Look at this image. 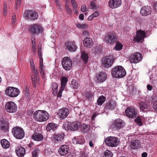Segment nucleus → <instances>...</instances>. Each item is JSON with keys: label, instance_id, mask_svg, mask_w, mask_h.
Returning a JSON list of instances; mask_svg holds the SVG:
<instances>
[{"label": "nucleus", "instance_id": "nucleus-1", "mask_svg": "<svg viewBox=\"0 0 157 157\" xmlns=\"http://www.w3.org/2000/svg\"><path fill=\"white\" fill-rule=\"evenodd\" d=\"M111 73L112 76L114 78H121L125 76L126 72L123 67L117 66L112 69Z\"/></svg>", "mask_w": 157, "mask_h": 157}, {"label": "nucleus", "instance_id": "nucleus-2", "mask_svg": "<svg viewBox=\"0 0 157 157\" xmlns=\"http://www.w3.org/2000/svg\"><path fill=\"white\" fill-rule=\"evenodd\" d=\"M49 115L46 111L38 110L36 111L34 114L35 119L38 121L43 122L48 119Z\"/></svg>", "mask_w": 157, "mask_h": 157}, {"label": "nucleus", "instance_id": "nucleus-3", "mask_svg": "<svg viewBox=\"0 0 157 157\" xmlns=\"http://www.w3.org/2000/svg\"><path fill=\"white\" fill-rule=\"evenodd\" d=\"M31 65V67L32 72L31 73V78L33 86L34 87H36V86L39 84L40 81L39 77L37 73V70L35 68L33 64L31 63L30 61Z\"/></svg>", "mask_w": 157, "mask_h": 157}, {"label": "nucleus", "instance_id": "nucleus-4", "mask_svg": "<svg viewBox=\"0 0 157 157\" xmlns=\"http://www.w3.org/2000/svg\"><path fill=\"white\" fill-rule=\"evenodd\" d=\"M105 141L106 145L111 147H117L120 143L119 139L114 136H108L105 139Z\"/></svg>", "mask_w": 157, "mask_h": 157}, {"label": "nucleus", "instance_id": "nucleus-5", "mask_svg": "<svg viewBox=\"0 0 157 157\" xmlns=\"http://www.w3.org/2000/svg\"><path fill=\"white\" fill-rule=\"evenodd\" d=\"M13 133L14 136L17 139H21L25 136V132L23 129L19 127H16L13 129Z\"/></svg>", "mask_w": 157, "mask_h": 157}, {"label": "nucleus", "instance_id": "nucleus-6", "mask_svg": "<svg viewBox=\"0 0 157 157\" xmlns=\"http://www.w3.org/2000/svg\"><path fill=\"white\" fill-rule=\"evenodd\" d=\"M115 60L114 57L110 55L104 57L102 59V64L105 67H110Z\"/></svg>", "mask_w": 157, "mask_h": 157}, {"label": "nucleus", "instance_id": "nucleus-7", "mask_svg": "<svg viewBox=\"0 0 157 157\" xmlns=\"http://www.w3.org/2000/svg\"><path fill=\"white\" fill-rule=\"evenodd\" d=\"M5 93L7 95L10 97H15L18 95L19 91L18 89L16 88L9 87L6 90Z\"/></svg>", "mask_w": 157, "mask_h": 157}, {"label": "nucleus", "instance_id": "nucleus-8", "mask_svg": "<svg viewBox=\"0 0 157 157\" xmlns=\"http://www.w3.org/2000/svg\"><path fill=\"white\" fill-rule=\"evenodd\" d=\"M43 29L41 25L38 23L31 25L29 29L30 32L33 34L41 33Z\"/></svg>", "mask_w": 157, "mask_h": 157}, {"label": "nucleus", "instance_id": "nucleus-9", "mask_svg": "<svg viewBox=\"0 0 157 157\" xmlns=\"http://www.w3.org/2000/svg\"><path fill=\"white\" fill-rule=\"evenodd\" d=\"M62 64L63 69L66 71H69L71 70L72 67V60L69 57H65L63 59Z\"/></svg>", "mask_w": 157, "mask_h": 157}, {"label": "nucleus", "instance_id": "nucleus-10", "mask_svg": "<svg viewBox=\"0 0 157 157\" xmlns=\"http://www.w3.org/2000/svg\"><path fill=\"white\" fill-rule=\"evenodd\" d=\"M64 136V133H62L56 134L52 135L51 139L55 143L61 144L63 141Z\"/></svg>", "mask_w": 157, "mask_h": 157}, {"label": "nucleus", "instance_id": "nucleus-11", "mask_svg": "<svg viewBox=\"0 0 157 157\" xmlns=\"http://www.w3.org/2000/svg\"><path fill=\"white\" fill-rule=\"evenodd\" d=\"M80 123L79 121H76L69 124H65L64 127L66 130L70 129L72 131H75L80 128Z\"/></svg>", "mask_w": 157, "mask_h": 157}, {"label": "nucleus", "instance_id": "nucleus-12", "mask_svg": "<svg viewBox=\"0 0 157 157\" xmlns=\"http://www.w3.org/2000/svg\"><path fill=\"white\" fill-rule=\"evenodd\" d=\"M24 17L27 20H32L37 19L38 15L35 11L29 10L25 12Z\"/></svg>", "mask_w": 157, "mask_h": 157}, {"label": "nucleus", "instance_id": "nucleus-13", "mask_svg": "<svg viewBox=\"0 0 157 157\" xmlns=\"http://www.w3.org/2000/svg\"><path fill=\"white\" fill-rule=\"evenodd\" d=\"M125 113L127 117L133 118L136 116L137 115L138 111L135 107H129L126 109Z\"/></svg>", "mask_w": 157, "mask_h": 157}, {"label": "nucleus", "instance_id": "nucleus-14", "mask_svg": "<svg viewBox=\"0 0 157 157\" xmlns=\"http://www.w3.org/2000/svg\"><path fill=\"white\" fill-rule=\"evenodd\" d=\"M117 40L116 33H107L105 36V40L107 44H113L117 41Z\"/></svg>", "mask_w": 157, "mask_h": 157}, {"label": "nucleus", "instance_id": "nucleus-15", "mask_svg": "<svg viewBox=\"0 0 157 157\" xmlns=\"http://www.w3.org/2000/svg\"><path fill=\"white\" fill-rule=\"evenodd\" d=\"M5 108L7 111L10 113L15 112L17 109L16 104L13 101H9L6 104Z\"/></svg>", "mask_w": 157, "mask_h": 157}, {"label": "nucleus", "instance_id": "nucleus-16", "mask_svg": "<svg viewBox=\"0 0 157 157\" xmlns=\"http://www.w3.org/2000/svg\"><path fill=\"white\" fill-rule=\"evenodd\" d=\"M142 59L141 55L140 53L136 52L131 56L130 61L132 63H136L140 62Z\"/></svg>", "mask_w": 157, "mask_h": 157}, {"label": "nucleus", "instance_id": "nucleus-17", "mask_svg": "<svg viewBox=\"0 0 157 157\" xmlns=\"http://www.w3.org/2000/svg\"><path fill=\"white\" fill-rule=\"evenodd\" d=\"M61 87L60 90L58 92L57 94V97H61L63 91L65 87L67 81V78L65 77H62L61 79Z\"/></svg>", "mask_w": 157, "mask_h": 157}, {"label": "nucleus", "instance_id": "nucleus-18", "mask_svg": "<svg viewBox=\"0 0 157 157\" xmlns=\"http://www.w3.org/2000/svg\"><path fill=\"white\" fill-rule=\"evenodd\" d=\"M146 37L145 32L142 30L137 31L136 36L134 37V40L138 43L144 40V39Z\"/></svg>", "mask_w": 157, "mask_h": 157}, {"label": "nucleus", "instance_id": "nucleus-19", "mask_svg": "<svg viewBox=\"0 0 157 157\" xmlns=\"http://www.w3.org/2000/svg\"><path fill=\"white\" fill-rule=\"evenodd\" d=\"M121 4V0H110L108 2L109 6L112 9L118 7Z\"/></svg>", "mask_w": 157, "mask_h": 157}, {"label": "nucleus", "instance_id": "nucleus-20", "mask_svg": "<svg viewBox=\"0 0 157 157\" xmlns=\"http://www.w3.org/2000/svg\"><path fill=\"white\" fill-rule=\"evenodd\" d=\"M69 114V110L68 109L63 107L59 110L58 114L60 118L64 119Z\"/></svg>", "mask_w": 157, "mask_h": 157}, {"label": "nucleus", "instance_id": "nucleus-21", "mask_svg": "<svg viewBox=\"0 0 157 157\" xmlns=\"http://www.w3.org/2000/svg\"><path fill=\"white\" fill-rule=\"evenodd\" d=\"M151 8L149 6H144L140 10V14L143 16L148 15L151 13Z\"/></svg>", "mask_w": 157, "mask_h": 157}, {"label": "nucleus", "instance_id": "nucleus-22", "mask_svg": "<svg viewBox=\"0 0 157 157\" xmlns=\"http://www.w3.org/2000/svg\"><path fill=\"white\" fill-rule=\"evenodd\" d=\"M66 46L67 49L71 52H74L76 50L77 48L74 41L67 43Z\"/></svg>", "mask_w": 157, "mask_h": 157}, {"label": "nucleus", "instance_id": "nucleus-23", "mask_svg": "<svg viewBox=\"0 0 157 157\" xmlns=\"http://www.w3.org/2000/svg\"><path fill=\"white\" fill-rule=\"evenodd\" d=\"M25 149L21 146H18L16 148L15 150L16 153L19 157H22L25 154Z\"/></svg>", "mask_w": 157, "mask_h": 157}, {"label": "nucleus", "instance_id": "nucleus-24", "mask_svg": "<svg viewBox=\"0 0 157 157\" xmlns=\"http://www.w3.org/2000/svg\"><path fill=\"white\" fill-rule=\"evenodd\" d=\"M72 141L74 144H82L85 143V141L83 137L78 136L74 137L72 139Z\"/></svg>", "mask_w": 157, "mask_h": 157}, {"label": "nucleus", "instance_id": "nucleus-25", "mask_svg": "<svg viewBox=\"0 0 157 157\" xmlns=\"http://www.w3.org/2000/svg\"><path fill=\"white\" fill-rule=\"evenodd\" d=\"M69 150V148L67 145H63L59 148L58 151L61 155L64 156L67 153Z\"/></svg>", "mask_w": 157, "mask_h": 157}, {"label": "nucleus", "instance_id": "nucleus-26", "mask_svg": "<svg viewBox=\"0 0 157 157\" xmlns=\"http://www.w3.org/2000/svg\"><path fill=\"white\" fill-rule=\"evenodd\" d=\"M114 124L117 129L122 128L125 125L124 121L120 119L115 120L114 121Z\"/></svg>", "mask_w": 157, "mask_h": 157}, {"label": "nucleus", "instance_id": "nucleus-27", "mask_svg": "<svg viewBox=\"0 0 157 157\" xmlns=\"http://www.w3.org/2000/svg\"><path fill=\"white\" fill-rule=\"evenodd\" d=\"M83 43L84 46L87 48H91L94 44L92 40L89 37L85 38L83 41Z\"/></svg>", "mask_w": 157, "mask_h": 157}, {"label": "nucleus", "instance_id": "nucleus-28", "mask_svg": "<svg viewBox=\"0 0 157 157\" xmlns=\"http://www.w3.org/2000/svg\"><path fill=\"white\" fill-rule=\"evenodd\" d=\"M32 137L34 140L37 141H42L44 138L42 134L38 133H34L32 135Z\"/></svg>", "mask_w": 157, "mask_h": 157}, {"label": "nucleus", "instance_id": "nucleus-29", "mask_svg": "<svg viewBox=\"0 0 157 157\" xmlns=\"http://www.w3.org/2000/svg\"><path fill=\"white\" fill-rule=\"evenodd\" d=\"M139 107L140 110L144 112L148 111L149 110L147 104L143 101H142L139 103Z\"/></svg>", "mask_w": 157, "mask_h": 157}, {"label": "nucleus", "instance_id": "nucleus-30", "mask_svg": "<svg viewBox=\"0 0 157 157\" xmlns=\"http://www.w3.org/2000/svg\"><path fill=\"white\" fill-rule=\"evenodd\" d=\"M140 142L137 140H133L131 143L130 147L132 149H137L140 147Z\"/></svg>", "mask_w": 157, "mask_h": 157}, {"label": "nucleus", "instance_id": "nucleus-31", "mask_svg": "<svg viewBox=\"0 0 157 157\" xmlns=\"http://www.w3.org/2000/svg\"><path fill=\"white\" fill-rule=\"evenodd\" d=\"M116 107V103L114 101L110 100L109 101L106 105L107 108L110 110L114 109Z\"/></svg>", "mask_w": 157, "mask_h": 157}, {"label": "nucleus", "instance_id": "nucleus-32", "mask_svg": "<svg viewBox=\"0 0 157 157\" xmlns=\"http://www.w3.org/2000/svg\"><path fill=\"white\" fill-rule=\"evenodd\" d=\"M107 75L103 72L100 73L98 76V82H101L105 81L106 79Z\"/></svg>", "mask_w": 157, "mask_h": 157}, {"label": "nucleus", "instance_id": "nucleus-33", "mask_svg": "<svg viewBox=\"0 0 157 157\" xmlns=\"http://www.w3.org/2000/svg\"><path fill=\"white\" fill-rule=\"evenodd\" d=\"M145 119L144 117L138 116L135 119V121L139 126H141L144 122Z\"/></svg>", "mask_w": 157, "mask_h": 157}, {"label": "nucleus", "instance_id": "nucleus-34", "mask_svg": "<svg viewBox=\"0 0 157 157\" xmlns=\"http://www.w3.org/2000/svg\"><path fill=\"white\" fill-rule=\"evenodd\" d=\"M57 126V124L53 123H49L46 127V129L48 131H50L51 130H54Z\"/></svg>", "mask_w": 157, "mask_h": 157}, {"label": "nucleus", "instance_id": "nucleus-35", "mask_svg": "<svg viewBox=\"0 0 157 157\" xmlns=\"http://www.w3.org/2000/svg\"><path fill=\"white\" fill-rule=\"evenodd\" d=\"M1 144L2 147L5 149L9 148L10 146V142L5 139L2 140L1 141Z\"/></svg>", "mask_w": 157, "mask_h": 157}, {"label": "nucleus", "instance_id": "nucleus-36", "mask_svg": "<svg viewBox=\"0 0 157 157\" xmlns=\"http://www.w3.org/2000/svg\"><path fill=\"white\" fill-rule=\"evenodd\" d=\"M1 129L4 131H8L9 128L8 123L5 121H2L1 125Z\"/></svg>", "mask_w": 157, "mask_h": 157}, {"label": "nucleus", "instance_id": "nucleus-37", "mask_svg": "<svg viewBox=\"0 0 157 157\" xmlns=\"http://www.w3.org/2000/svg\"><path fill=\"white\" fill-rule=\"evenodd\" d=\"M102 50V49L99 46H96L92 50V53L95 55H99L101 53Z\"/></svg>", "mask_w": 157, "mask_h": 157}, {"label": "nucleus", "instance_id": "nucleus-38", "mask_svg": "<svg viewBox=\"0 0 157 157\" xmlns=\"http://www.w3.org/2000/svg\"><path fill=\"white\" fill-rule=\"evenodd\" d=\"M90 129V126L85 124H83L81 128L82 132L83 133L88 132Z\"/></svg>", "mask_w": 157, "mask_h": 157}, {"label": "nucleus", "instance_id": "nucleus-39", "mask_svg": "<svg viewBox=\"0 0 157 157\" xmlns=\"http://www.w3.org/2000/svg\"><path fill=\"white\" fill-rule=\"evenodd\" d=\"M89 9L93 10H97L99 8L98 5L96 4L94 2H90L89 5L88 7Z\"/></svg>", "mask_w": 157, "mask_h": 157}, {"label": "nucleus", "instance_id": "nucleus-40", "mask_svg": "<svg viewBox=\"0 0 157 157\" xmlns=\"http://www.w3.org/2000/svg\"><path fill=\"white\" fill-rule=\"evenodd\" d=\"M85 97L86 99L90 101L93 100L94 98L93 93L91 91L86 92L85 94Z\"/></svg>", "mask_w": 157, "mask_h": 157}, {"label": "nucleus", "instance_id": "nucleus-41", "mask_svg": "<svg viewBox=\"0 0 157 157\" xmlns=\"http://www.w3.org/2000/svg\"><path fill=\"white\" fill-rule=\"evenodd\" d=\"M100 14V12L97 11L90 15L88 18V21H91L94 18L97 17H99Z\"/></svg>", "mask_w": 157, "mask_h": 157}, {"label": "nucleus", "instance_id": "nucleus-42", "mask_svg": "<svg viewBox=\"0 0 157 157\" xmlns=\"http://www.w3.org/2000/svg\"><path fill=\"white\" fill-rule=\"evenodd\" d=\"M123 47V45L119 42H116L115 46L113 47V49L118 51L122 49Z\"/></svg>", "mask_w": 157, "mask_h": 157}, {"label": "nucleus", "instance_id": "nucleus-43", "mask_svg": "<svg viewBox=\"0 0 157 157\" xmlns=\"http://www.w3.org/2000/svg\"><path fill=\"white\" fill-rule=\"evenodd\" d=\"M76 27L79 29H85L88 28V25L87 24H81L78 23L76 24Z\"/></svg>", "mask_w": 157, "mask_h": 157}, {"label": "nucleus", "instance_id": "nucleus-44", "mask_svg": "<svg viewBox=\"0 0 157 157\" xmlns=\"http://www.w3.org/2000/svg\"><path fill=\"white\" fill-rule=\"evenodd\" d=\"M105 100V98L103 96H100L97 100V104L98 105H101Z\"/></svg>", "mask_w": 157, "mask_h": 157}, {"label": "nucleus", "instance_id": "nucleus-45", "mask_svg": "<svg viewBox=\"0 0 157 157\" xmlns=\"http://www.w3.org/2000/svg\"><path fill=\"white\" fill-rule=\"evenodd\" d=\"M81 58L86 63L88 59V55L85 53V52L82 51L81 55Z\"/></svg>", "mask_w": 157, "mask_h": 157}, {"label": "nucleus", "instance_id": "nucleus-46", "mask_svg": "<svg viewBox=\"0 0 157 157\" xmlns=\"http://www.w3.org/2000/svg\"><path fill=\"white\" fill-rule=\"evenodd\" d=\"M71 86L74 89H76L78 87V83L76 80L73 79L71 82Z\"/></svg>", "mask_w": 157, "mask_h": 157}, {"label": "nucleus", "instance_id": "nucleus-47", "mask_svg": "<svg viewBox=\"0 0 157 157\" xmlns=\"http://www.w3.org/2000/svg\"><path fill=\"white\" fill-rule=\"evenodd\" d=\"M51 87L53 90V93L54 94H56L58 90V85L56 83H53L51 85Z\"/></svg>", "mask_w": 157, "mask_h": 157}, {"label": "nucleus", "instance_id": "nucleus-48", "mask_svg": "<svg viewBox=\"0 0 157 157\" xmlns=\"http://www.w3.org/2000/svg\"><path fill=\"white\" fill-rule=\"evenodd\" d=\"M113 155L112 152L109 150H106L104 152L103 157H112Z\"/></svg>", "mask_w": 157, "mask_h": 157}, {"label": "nucleus", "instance_id": "nucleus-49", "mask_svg": "<svg viewBox=\"0 0 157 157\" xmlns=\"http://www.w3.org/2000/svg\"><path fill=\"white\" fill-rule=\"evenodd\" d=\"M39 71L41 75L43 77H44V71H45V67L43 64L40 65Z\"/></svg>", "mask_w": 157, "mask_h": 157}, {"label": "nucleus", "instance_id": "nucleus-50", "mask_svg": "<svg viewBox=\"0 0 157 157\" xmlns=\"http://www.w3.org/2000/svg\"><path fill=\"white\" fill-rule=\"evenodd\" d=\"M136 87L132 85L129 87L128 91V92L130 93V94H132L135 93L136 92Z\"/></svg>", "mask_w": 157, "mask_h": 157}, {"label": "nucleus", "instance_id": "nucleus-51", "mask_svg": "<svg viewBox=\"0 0 157 157\" xmlns=\"http://www.w3.org/2000/svg\"><path fill=\"white\" fill-rule=\"evenodd\" d=\"M40 151L39 149H36L32 153V157H38Z\"/></svg>", "mask_w": 157, "mask_h": 157}, {"label": "nucleus", "instance_id": "nucleus-52", "mask_svg": "<svg viewBox=\"0 0 157 157\" xmlns=\"http://www.w3.org/2000/svg\"><path fill=\"white\" fill-rule=\"evenodd\" d=\"M71 2L72 6H73V10H75V11L76 12V9L77 7V4L75 2V0H71Z\"/></svg>", "mask_w": 157, "mask_h": 157}, {"label": "nucleus", "instance_id": "nucleus-53", "mask_svg": "<svg viewBox=\"0 0 157 157\" xmlns=\"http://www.w3.org/2000/svg\"><path fill=\"white\" fill-rule=\"evenodd\" d=\"M32 47L33 53H35L36 50V47L35 45V42L32 43Z\"/></svg>", "mask_w": 157, "mask_h": 157}, {"label": "nucleus", "instance_id": "nucleus-54", "mask_svg": "<svg viewBox=\"0 0 157 157\" xmlns=\"http://www.w3.org/2000/svg\"><path fill=\"white\" fill-rule=\"evenodd\" d=\"M39 47L38 48V54L39 57H40L42 56V49H41V46H39Z\"/></svg>", "mask_w": 157, "mask_h": 157}, {"label": "nucleus", "instance_id": "nucleus-55", "mask_svg": "<svg viewBox=\"0 0 157 157\" xmlns=\"http://www.w3.org/2000/svg\"><path fill=\"white\" fill-rule=\"evenodd\" d=\"M6 2H4V11L3 12V14L5 16L6 15V13L7 12V8L6 7Z\"/></svg>", "mask_w": 157, "mask_h": 157}, {"label": "nucleus", "instance_id": "nucleus-56", "mask_svg": "<svg viewBox=\"0 0 157 157\" xmlns=\"http://www.w3.org/2000/svg\"><path fill=\"white\" fill-rule=\"evenodd\" d=\"M81 10L82 12H85L86 10V7L85 5H82L81 6Z\"/></svg>", "mask_w": 157, "mask_h": 157}, {"label": "nucleus", "instance_id": "nucleus-57", "mask_svg": "<svg viewBox=\"0 0 157 157\" xmlns=\"http://www.w3.org/2000/svg\"><path fill=\"white\" fill-rule=\"evenodd\" d=\"M65 7L66 9L68 11V12L71 13V10L68 5L65 4Z\"/></svg>", "mask_w": 157, "mask_h": 157}, {"label": "nucleus", "instance_id": "nucleus-58", "mask_svg": "<svg viewBox=\"0 0 157 157\" xmlns=\"http://www.w3.org/2000/svg\"><path fill=\"white\" fill-rule=\"evenodd\" d=\"M153 108L155 111H157V101L154 103L153 105Z\"/></svg>", "mask_w": 157, "mask_h": 157}, {"label": "nucleus", "instance_id": "nucleus-59", "mask_svg": "<svg viewBox=\"0 0 157 157\" xmlns=\"http://www.w3.org/2000/svg\"><path fill=\"white\" fill-rule=\"evenodd\" d=\"M98 115V113L97 112L94 113L92 115V116L91 117V119L93 120H94L95 118Z\"/></svg>", "mask_w": 157, "mask_h": 157}, {"label": "nucleus", "instance_id": "nucleus-60", "mask_svg": "<svg viewBox=\"0 0 157 157\" xmlns=\"http://www.w3.org/2000/svg\"><path fill=\"white\" fill-rule=\"evenodd\" d=\"M79 18L80 20L83 21L84 19L83 14H80L79 16Z\"/></svg>", "mask_w": 157, "mask_h": 157}, {"label": "nucleus", "instance_id": "nucleus-61", "mask_svg": "<svg viewBox=\"0 0 157 157\" xmlns=\"http://www.w3.org/2000/svg\"><path fill=\"white\" fill-rule=\"evenodd\" d=\"M147 88L148 90H151L152 89V86L149 84H148L147 86Z\"/></svg>", "mask_w": 157, "mask_h": 157}, {"label": "nucleus", "instance_id": "nucleus-62", "mask_svg": "<svg viewBox=\"0 0 157 157\" xmlns=\"http://www.w3.org/2000/svg\"><path fill=\"white\" fill-rule=\"evenodd\" d=\"M21 3V0H16V4L17 6H19Z\"/></svg>", "mask_w": 157, "mask_h": 157}, {"label": "nucleus", "instance_id": "nucleus-63", "mask_svg": "<svg viewBox=\"0 0 157 157\" xmlns=\"http://www.w3.org/2000/svg\"><path fill=\"white\" fill-rule=\"evenodd\" d=\"M29 92V90L27 88V86H25V89L24 90V92L25 94L26 95H27L28 94V93Z\"/></svg>", "mask_w": 157, "mask_h": 157}, {"label": "nucleus", "instance_id": "nucleus-64", "mask_svg": "<svg viewBox=\"0 0 157 157\" xmlns=\"http://www.w3.org/2000/svg\"><path fill=\"white\" fill-rule=\"evenodd\" d=\"M80 156L81 157H86V155L85 153L82 152Z\"/></svg>", "mask_w": 157, "mask_h": 157}]
</instances>
